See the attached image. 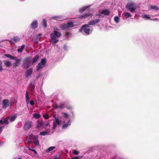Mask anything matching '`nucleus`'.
Returning <instances> with one entry per match:
<instances>
[{
  "mask_svg": "<svg viewBox=\"0 0 159 159\" xmlns=\"http://www.w3.org/2000/svg\"><path fill=\"white\" fill-rule=\"evenodd\" d=\"M61 35V33L56 30H54L53 32L50 35V37L51 39L50 42L53 44H55L57 43L59 41V40L57 39L56 38H59Z\"/></svg>",
  "mask_w": 159,
  "mask_h": 159,
  "instance_id": "f257e3e1",
  "label": "nucleus"
},
{
  "mask_svg": "<svg viewBox=\"0 0 159 159\" xmlns=\"http://www.w3.org/2000/svg\"><path fill=\"white\" fill-rule=\"evenodd\" d=\"M74 26V25L73 22L68 21L66 24H62L61 25V28L63 30H65L73 27Z\"/></svg>",
  "mask_w": 159,
  "mask_h": 159,
  "instance_id": "f03ea898",
  "label": "nucleus"
},
{
  "mask_svg": "<svg viewBox=\"0 0 159 159\" xmlns=\"http://www.w3.org/2000/svg\"><path fill=\"white\" fill-rule=\"evenodd\" d=\"M46 64V59H41V62L39 63L37 66V70H38L40 69H42L45 66Z\"/></svg>",
  "mask_w": 159,
  "mask_h": 159,
  "instance_id": "7ed1b4c3",
  "label": "nucleus"
},
{
  "mask_svg": "<svg viewBox=\"0 0 159 159\" xmlns=\"http://www.w3.org/2000/svg\"><path fill=\"white\" fill-rule=\"evenodd\" d=\"M126 8L131 12H134L136 10L134 4L132 2L127 4L126 6Z\"/></svg>",
  "mask_w": 159,
  "mask_h": 159,
  "instance_id": "20e7f679",
  "label": "nucleus"
},
{
  "mask_svg": "<svg viewBox=\"0 0 159 159\" xmlns=\"http://www.w3.org/2000/svg\"><path fill=\"white\" fill-rule=\"evenodd\" d=\"M32 123V122L30 120L26 121L23 126L24 129L25 131L29 129L31 127Z\"/></svg>",
  "mask_w": 159,
  "mask_h": 159,
  "instance_id": "39448f33",
  "label": "nucleus"
},
{
  "mask_svg": "<svg viewBox=\"0 0 159 159\" xmlns=\"http://www.w3.org/2000/svg\"><path fill=\"white\" fill-rule=\"evenodd\" d=\"M2 107L3 109H6L10 105V102L7 99H5L3 100L2 102Z\"/></svg>",
  "mask_w": 159,
  "mask_h": 159,
  "instance_id": "423d86ee",
  "label": "nucleus"
},
{
  "mask_svg": "<svg viewBox=\"0 0 159 159\" xmlns=\"http://www.w3.org/2000/svg\"><path fill=\"white\" fill-rule=\"evenodd\" d=\"M13 60L16 61V62H15L13 64V67L14 68H16V67H17L19 66L20 62L21 61V58L20 59H18L16 57V58L14 59Z\"/></svg>",
  "mask_w": 159,
  "mask_h": 159,
  "instance_id": "0eeeda50",
  "label": "nucleus"
},
{
  "mask_svg": "<svg viewBox=\"0 0 159 159\" xmlns=\"http://www.w3.org/2000/svg\"><path fill=\"white\" fill-rule=\"evenodd\" d=\"M55 120L53 122V128L55 129L57 126V124L59 125L61 123V121L59 120L58 118H56L55 117Z\"/></svg>",
  "mask_w": 159,
  "mask_h": 159,
  "instance_id": "6e6552de",
  "label": "nucleus"
},
{
  "mask_svg": "<svg viewBox=\"0 0 159 159\" xmlns=\"http://www.w3.org/2000/svg\"><path fill=\"white\" fill-rule=\"evenodd\" d=\"M81 32H82L84 34H86V35H89V32L90 31V29L89 28H84L83 29L81 30V28L80 30Z\"/></svg>",
  "mask_w": 159,
  "mask_h": 159,
  "instance_id": "1a4fd4ad",
  "label": "nucleus"
},
{
  "mask_svg": "<svg viewBox=\"0 0 159 159\" xmlns=\"http://www.w3.org/2000/svg\"><path fill=\"white\" fill-rule=\"evenodd\" d=\"M38 22L37 20L34 21L30 25L31 28L33 29L34 30L38 27Z\"/></svg>",
  "mask_w": 159,
  "mask_h": 159,
  "instance_id": "9d476101",
  "label": "nucleus"
},
{
  "mask_svg": "<svg viewBox=\"0 0 159 159\" xmlns=\"http://www.w3.org/2000/svg\"><path fill=\"white\" fill-rule=\"evenodd\" d=\"M30 137L32 139H33L34 141V144L35 145H38L39 144V141L38 140V138L37 136L32 135Z\"/></svg>",
  "mask_w": 159,
  "mask_h": 159,
  "instance_id": "9b49d317",
  "label": "nucleus"
},
{
  "mask_svg": "<svg viewBox=\"0 0 159 159\" xmlns=\"http://www.w3.org/2000/svg\"><path fill=\"white\" fill-rule=\"evenodd\" d=\"M100 21V20L98 19L93 20L89 22V25H94L98 23Z\"/></svg>",
  "mask_w": 159,
  "mask_h": 159,
  "instance_id": "f8f14e48",
  "label": "nucleus"
},
{
  "mask_svg": "<svg viewBox=\"0 0 159 159\" xmlns=\"http://www.w3.org/2000/svg\"><path fill=\"white\" fill-rule=\"evenodd\" d=\"M17 116L16 115H14L12 116H8L7 118V119L10 122L14 121L16 119Z\"/></svg>",
  "mask_w": 159,
  "mask_h": 159,
  "instance_id": "ddd939ff",
  "label": "nucleus"
},
{
  "mask_svg": "<svg viewBox=\"0 0 159 159\" xmlns=\"http://www.w3.org/2000/svg\"><path fill=\"white\" fill-rule=\"evenodd\" d=\"M91 15V13L89 12H88L85 14H84L80 16L79 18L80 19H85Z\"/></svg>",
  "mask_w": 159,
  "mask_h": 159,
  "instance_id": "4468645a",
  "label": "nucleus"
},
{
  "mask_svg": "<svg viewBox=\"0 0 159 159\" xmlns=\"http://www.w3.org/2000/svg\"><path fill=\"white\" fill-rule=\"evenodd\" d=\"M32 72L33 70L31 69H30L27 70L26 72V77L28 78L32 74Z\"/></svg>",
  "mask_w": 159,
  "mask_h": 159,
  "instance_id": "2eb2a0df",
  "label": "nucleus"
},
{
  "mask_svg": "<svg viewBox=\"0 0 159 159\" xmlns=\"http://www.w3.org/2000/svg\"><path fill=\"white\" fill-rule=\"evenodd\" d=\"M50 132V130L49 129H47L46 130L40 132V135L41 136H44L48 134V133Z\"/></svg>",
  "mask_w": 159,
  "mask_h": 159,
  "instance_id": "dca6fc26",
  "label": "nucleus"
},
{
  "mask_svg": "<svg viewBox=\"0 0 159 159\" xmlns=\"http://www.w3.org/2000/svg\"><path fill=\"white\" fill-rule=\"evenodd\" d=\"M4 64L7 67H10L11 66V62L10 61H4Z\"/></svg>",
  "mask_w": 159,
  "mask_h": 159,
  "instance_id": "f3484780",
  "label": "nucleus"
},
{
  "mask_svg": "<svg viewBox=\"0 0 159 159\" xmlns=\"http://www.w3.org/2000/svg\"><path fill=\"white\" fill-rule=\"evenodd\" d=\"M101 13L106 15H108L110 14V11L109 10L106 9L104 10L101 12Z\"/></svg>",
  "mask_w": 159,
  "mask_h": 159,
  "instance_id": "a211bd4d",
  "label": "nucleus"
},
{
  "mask_svg": "<svg viewBox=\"0 0 159 159\" xmlns=\"http://www.w3.org/2000/svg\"><path fill=\"white\" fill-rule=\"evenodd\" d=\"M39 57L38 55H36L33 58L31 61L32 63L33 64L37 61L39 59Z\"/></svg>",
  "mask_w": 159,
  "mask_h": 159,
  "instance_id": "6ab92c4d",
  "label": "nucleus"
},
{
  "mask_svg": "<svg viewBox=\"0 0 159 159\" xmlns=\"http://www.w3.org/2000/svg\"><path fill=\"white\" fill-rule=\"evenodd\" d=\"M150 10H155L156 11H157L159 10V8L156 5H151Z\"/></svg>",
  "mask_w": 159,
  "mask_h": 159,
  "instance_id": "aec40b11",
  "label": "nucleus"
},
{
  "mask_svg": "<svg viewBox=\"0 0 159 159\" xmlns=\"http://www.w3.org/2000/svg\"><path fill=\"white\" fill-rule=\"evenodd\" d=\"M25 98L26 102L27 104H28L29 103L30 98L29 97L27 91L26 92Z\"/></svg>",
  "mask_w": 159,
  "mask_h": 159,
  "instance_id": "412c9836",
  "label": "nucleus"
},
{
  "mask_svg": "<svg viewBox=\"0 0 159 159\" xmlns=\"http://www.w3.org/2000/svg\"><path fill=\"white\" fill-rule=\"evenodd\" d=\"M30 59L29 57H27L25 58L23 61V64L24 65H25L26 63H28V62H30Z\"/></svg>",
  "mask_w": 159,
  "mask_h": 159,
  "instance_id": "4be33fe9",
  "label": "nucleus"
},
{
  "mask_svg": "<svg viewBox=\"0 0 159 159\" xmlns=\"http://www.w3.org/2000/svg\"><path fill=\"white\" fill-rule=\"evenodd\" d=\"M29 88L30 89V91H33L34 90L35 88L34 84H32V83H31V84L29 85Z\"/></svg>",
  "mask_w": 159,
  "mask_h": 159,
  "instance_id": "5701e85b",
  "label": "nucleus"
},
{
  "mask_svg": "<svg viewBox=\"0 0 159 159\" xmlns=\"http://www.w3.org/2000/svg\"><path fill=\"white\" fill-rule=\"evenodd\" d=\"M5 56L6 57H7L10 58L11 59H15L16 58V56H12L11 55L9 54H5Z\"/></svg>",
  "mask_w": 159,
  "mask_h": 159,
  "instance_id": "b1692460",
  "label": "nucleus"
},
{
  "mask_svg": "<svg viewBox=\"0 0 159 159\" xmlns=\"http://www.w3.org/2000/svg\"><path fill=\"white\" fill-rule=\"evenodd\" d=\"M89 6L85 7L79 9V12L80 13L83 12L87 8H89Z\"/></svg>",
  "mask_w": 159,
  "mask_h": 159,
  "instance_id": "393cba45",
  "label": "nucleus"
},
{
  "mask_svg": "<svg viewBox=\"0 0 159 159\" xmlns=\"http://www.w3.org/2000/svg\"><path fill=\"white\" fill-rule=\"evenodd\" d=\"M71 124V122L70 121V120H69L68 122V123L67 124H65L62 126V128L63 129H65L67 127V126L70 125Z\"/></svg>",
  "mask_w": 159,
  "mask_h": 159,
  "instance_id": "a878e982",
  "label": "nucleus"
},
{
  "mask_svg": "<svg viewBox=\"0 0 159 159\" xmlns=\"http://www.w3.org/2000/svg\"><path fill=\"white\" fill-rule=\"evenodd\" d=\"M25 46L24 45H22L20 48H18L17 49V51L19 52H22L23 51L25 48Z\"/></svg>",
  "mask_w": 159,
  "mask_h": 159,
  "instance_id": "bb28decb",
  "label": "nucleus"
},
{
  "mask_svg": "<svg viewBox=\"0 0 159 159\" xmlns=\"http://www.w3.org/2000/svg\"><path fill=\"white\" fill-rule=\"evenodd\" d=\"M55 148V147L54 146H52V147H50L48 149H47L46 150V151L47 152H49L51 151L54 149Z\"/></svg>",
  "mask_w": 159,
  "mask_h": 159,
  "instance_id": "cd10ccee",
  "label": "nucleus"
},
{
  "mask_svg": "<svg viewBox=\"0 0 159 159\" xmlns=\"http://www.w3.org/2000/svg\"><path fill=\"white\" fill-rule=\"evenodd\" d=\"M42 24L43 27L44 28H46L47 27V22L45 19H43L42 22Z\"/></svg>",
  "mask_w": 159,
  "mask_h": 159,
  "instance_id": "c85d7f7f",
  "label": "nucleus"
},
{
  "mask_svg": "<svg viewBox=\"0 0 159 159\" xmlns=\"http://www.w3.org/2000/svg\"><path fill=\"white\" fill-rule=\"evenodd\" d=\"M42 126H44V127L45 126H48L49 125V123L48 122H47L46 123L45 122L43 121H42Z\"/></svg>",
  "mask_w": 159,
  "mask_h": 159,
  "instance_id": "c756f323",
  "label": "nucleus"
},
{
  "mask_svg": "<svg viewBox=\"0 0 159 159\" xmlns=\"http://www.w3.org/2000/svg\"><path fill=\"white\" fill-rule=\"evenodd\" d=\"M12 39L16 43L20 40V39L18 37L16 36L14 37Z\"/></svg>",
  "mask_w": 159,
  "mask_h": 159,
  "instance_id": "7c9ffc66",
  "label": "nucleus"
},
{
  "mask_svg": "<svg viewBox=\"0 0 159 159\" xmlns=\"http://www.w3.org/2000/svg\"><path fill=\"white\" fill-rule=\"evenodd\" d=\"M64 105L62 103H60L59 104L56 105V107L60 109H62L63 108Z\"/></svg>",
  "mask_w": 159,
  "mask_h": 159,
  "instance_id": "2f4dec72",
  "label": "nucleus"
},
{
  "mask_svg": "<svg viewBox=\"0 0 159 159\" xmlns=\"http://www.w3.org/2000/svg\"><path fill=\"white\" fill-rule=\"evenodd\" d=\"M34 116L36 118L38 119L40 117V115L39 114L37 113H35L34 115Z\"/></svg>",
  "mask_w": 159,
  "mask_h": 159,
  "instance_id": "473e14b6",
  "label": "nucleus"
},
{
  "mask_svg": "<svg viewBox=\"0 0 159 159\" xmlns=\"http://www.w3.org/2000/svg\"><path fill=\"white\" fill-rule=\"evenodd\" d=\"M52 18L54 20H58L59 19L61 18V16H55L52 17Z\"/></svg>",
  "mask_w": 159,
  "mask_h": 159,
  "instance_id": "72a5a7b5",
  "label": "nucleus"
},
{
  "mask_svg": "<svg viewBox=\"0 0 159 159\" xmlns=\"http://www.w3.org/2000/svg\"><path fill=\"white\" fill-rule=\"evenodd\" d=\"M9 120L7 119V117L3 121V124L4 123L6 124H8L9 123Z\"/></svg>",
  "mask_w": 159,
  "mask_h": 159,
  "instance_id": "f704fd0d",
  "label": "nucleus"
},
{
  "mask_svg": "<svg viewBox=\"0 0 159 159\" xmlns=\"http://www.w3.org/2000/svg\"><path fill=\"white\" fill-rule=\"evenodd\" d=\"M119 18L117 16H116L114 17V21L116 23H118L119 21Z\"/></svg>",
  "mask_w": 159,
  "mask_h": 159,
  "instance_id": "c9c22d12",
  "label": "nucleus"
},
{
  "mask_svg": "<svg viewBox=\"0 0 159 159\" xmlns=\"http://www.w3.org/2000/svg\"><path fill=\"white\" fill-rule=\"evenodd\" d=\"M89 25V23L88 24H85L82 26L81 27V30L83 29L84 28H87L86 27H88L89 25Z\"/></svg>",
  "mask_w": 159,
  "mask_h": 159,
  "instance_id": "e433bc0d",
  "label": "nucleus"
},
{
  "mask_svg": "<svg viewBox=\"0 0 159 159\" xmlns=\"http://www.w3.org/2000/svg\"><path fill=\"white\" fill-rule=\"evenodd\" d=\"M125 16H126V17H131V16L130 13H128V12L125 13Z\"/></svg>",
  "mask_w": 159,
  "mask_h": 159,
  "instance_id": "4c0bfd02",
  "label": "nucleus"
},
{
  "mask_svg": "<svg viewBox=\"0 0 159 159\" xmlns=\"http://www.w3.org/2000/svg\"><path fill=\"white\" fill-rule=\"evenodd\" d=\"M23 66L25 68H28L29 67V65L28 63H26L25 65H23Z\"/></svg>",
  "mask_w": 159,
  "mask_h": 159,
  "instance_id": "58836bf2",
  "label": "nucleus"
},
{
  "mask_svg": "<svg viewBox=\"0 0 159 159\" xmlns=\"http://www.w3.org/2000/svg\"><path fill=\"white\" fill-rule=\"evenodd\" d=\"M73 153L75 155H78L79 154L78 151L75 150L73 151Z\"/></svg>",
  "mask_w": 159,
  "mask_h": 159,
  "instance_id": "ea45409f",
  "label": "nucleus"
},
{
  "mask_svg": "<svg viewBox=\"0 0 159 159\" xmlns=\"http://www.w3.org/2000/svg\"><path fill=\"white\" fill-rule=\"evenodd\" d=\"M43 116L46 119H48L49 118V116L48 115L46 114H44L43 115Z\"/></svg>",
  "mask_w": 159,
  "mask_h": 159,
  "instance_id": "a19ab883",
  "label": "nucleus"
},
{
  "mask_svg": "<svg viewBox=\"0 0 159 159\" xmlns=\"http://www.w3.org/2000/svg\"><path fill=\"white\" fill-rule=\"evenodd\" d=\"M82 157H80L79 156H77L75 157H74L71 159H80Z\"/></svg>",
  "mask_w": 159,
  "mask_h": 159,
  "instance_id": "79ce46f5",
  "label": "nucleus"
},
{
  "mask_svg": "<svg viewBox=\"0 0 159 159\" xmlns=\"http://www.w3.org/2000/svg\"><path fill=\"white\" fill-rule=\"evenodd\" d=\"M66 108L67 109H68V110H70V109H72L73 107L72 106H70V105H67L66 106Z\"/></svg>",
  "mask_w": 159,
  "mask_h": 159,
  "instance_id": "37998d69",
  "label": "nucleus"
},
{
  "mask_svg": "<svg viewBox=\"0 0 159 159\" xmlns=\"http://www.w3.org/2000/svg\"><path fill=\"white\" fill-rule=\"evenodd\" d=\"M2 63L1 62V61L0 60V72L2 71Z\"/></svg>",
  "mask_w": 159,
  "mask_h": 159,
  "instance_id": "c03bdc74",
  "label": "nucleus"
},
{
  "mask_svg": "<svg viewBox=\"0 0 159 159\" xmlns=\"http://www.w3.org/2000/svg\"><path fill=\"white\" fill-rule=\"evenodd\" d=\"M144 17L148 19H150V17L147 14H145L144 16Z\"/></svg>",
  "mask_w": 159,
  "mask_h": 159,
  "instance_id": "a18cd8bd",
  "label": "nucleus"
},
{
  "mask_svg": "<svg viewBox=\"0 0 159 159\" xmlns=\"http://www.w3.org/2000/svg\"><path fill=\"white\" fill-rule=\"evenodd\" d=\"M42 122H39L38 123L37 126L38 127H41L42 126Z\"/></svg>",
  "mask_w": 159,
  "mask_h": 159,
  "instance_id": "49530a36",
  "label": "nucleus"
},
{
  "mask_svg": "<svg viewBox=\"0 0 159 159\" xmlns=\"http://www.w3.org/2000/svg\"><path fill=\"white\" fill-rule=\"evenodd\" d=\"M29 102H30V104L32 106L34 104V102L33 100H31L30 101H29Z\"/></svg>",
  "mask_w": 159,
  "mask_h": 159,
  "instance_id": "de8ad7c7",
  "label": "nucleus"
},
{
  "mask_svg": "<svg viewBox=\"0 0 159 159\" xmlns=\"http://www.w3.org/2000/svg\"><path fill=\"white\" fill-rule=\"evenodd\" d=\"M63 48L65 50H66L67 49V46L66 45H64L63 46Z\"/></svg>",
  "mask_w": 159,
  "mask_h": 159,
  "instance_id": "09e8293b",
  "label": "nucleus"
},
{
  "mask_svg": "<svg viewBox=\"0 0 159 159\" xmlns=\"http://www.w3.org/2000/svg\"><path fill=\"white\" fill-rule=\"evenodd\" d=\"M64 116H65L66 118L68 117V115L66 113H63Z\"/></svg>",
  "mask_w": 159,
  "mask_h": 159,
  "instance_id": "8fccbe9b",
  "label": "nucleus"
},
{
  "mask_svg": "<svg viewBox=\"0 0 159 159\" xmlns=\"http://www.w3.org/2000/svg\"><path fill=\"white\" fill-rule=\"evenodd\" d=\"M0 124H1V125L3 124V120H0ZM0 128H2V127H1Z\"/></svg>",
  "mask_w": 159,
  "mask_h": 159,
  "instance_id": "3c124183",
  "label": "nucleus"
},
{
  "mask_svg": "<svg viewBox=\"0 0 159 159\" xmlns=\"http://www.w3.org/2000/svg\"><path fill=\"white\" fill-rule=\"evenodd\" d=\"M71 113L72 114V116L73 117H74V116H75V115H74V112L73 111H71Z\"/></svg>",
  "mask_w": 159,
  "mask_h": 159,
  "instance_id": "603ef678",
  "label": "nucleus"
},
{
  "mask_svg": "<svg viewBox=\"0 0 159 159\" xmlns=\"http://www.w3.org/2000/svg\"><path fill=\"white\" fill-rule=\"evenodd\" d=\"M58 158V157L57 156H55L54 157V158L52 159H57V158Z\"/></svg>",
  "mask_w": 159,
  "mask_h": 159,
  "instance_id": "864d4df0",
  "label": "nucleus"
},
{
  "mask_svg": "<svg viewBox=\"0 0 159 159\" xmlns=\"http://www.w3.org/2000/svg\"><path fill=\"white\" fill-rule=\"evenodd\" d=\"M30 150L32 151L33 152H34V151H35V150L34 149H30Z\"/></svg>",
  "mask_w": 159,
  "mask_h": 159,
  "instance_id": "5fc2aeb1",
  "label": "nucleus"
},
{
  "mask_svg": "<svg viewBox=\"0 0 159 159\" xmlns=\"http://www.w3.org/2000/svg\"><path fill=\"white\" fill-rule=\"evenodd\" d=\"M34 153L35 154H37V152L35 150V151H34Z\"/></svg>",
  "mask_w": 159,
  "mask_h": 159,
  "instance_id": "6e6d98bb",
  "label": "nucleus"
},
{
  "mask_svg": "<svg viewBox=\"0 0 159 159\" xmlns=\"http://www.w3.org/2000/svg\"><path fill=\"white\" fill-rule=\"evenodd\" d=\"M157 20V19H151V20Z\"/></svg>",
  "mask_w": 159,
  "mask_h": 159,
  "instance_id": "4d7b16f0",
  "label": "nucleus"
},
{
  "mask_svg": "<svg viewBox=\"0 0 159 159\" xmlns=\"http://www.w3.org/2000/svg\"><path fill=\"white\" fill-rule=\"evenodd\" d=\"M2 131V128H0V132H1Z\"/></svg>",
  "mask_w": 159,
  "mask_h": 159,
  "instance_id": "13d9d810",
  "label": "nucleus"
},
{
  "mask_svg": "<svg viewBox=\"0 0 159 159\" xmlns=\"http://www.w3.org/2000/svg\"><path fill=\"white\" fill-rule=\"evenodd\" d=\"M28 148L29 150H30V149H32L30 147H28Z\"/></svg>",
  "mask_w": 159,
  "mask_h": 159,
  "instance_id": "bf43d9fd",
  "label": "nucleus"
},
{
  "mask_svg": "<svg viewBox=\"0 0 159 159\" xmlns=\"http://www.w3.org/2000/svg\"><path fill=\"white\" fill-rule=\"evenodd\" d=\"M98 16H101V14H98Z\"/></svg>",
  "mask_w": 159,
  "mask_h": 159,
  "instance_id": "052dcab7",
  "label": "nucleus"
},
{
  "mask_svg": "<svg viewBox=\"0 0 159 159\" xmlns=\"http://www.w3.org/2000/svg\"><path fill=\"white\" fill-rule=\"evenodd\" d=\"M17 159H21V158H19Z\"/></svg>",
  "mask_w": 159,
  "mask_h": 159,
  "instance_id": "680f3d73",
  "label": "nucleus"
},
{
  "mask_svg": "<svg viewBox=\"0 0 159 159\" xmlns=\"http://www.w3.org/2000/svg\"><path fill=\"white\" fill-rule=\"evenodd\" d=\"M1 99V98L0 97V100Z\"/></svg>",
  "mask_w": 159,
  "mask_h": 159,
  "instance_id": "e2e57ef3",
  "label": "nucleus"
}]
</instances>
